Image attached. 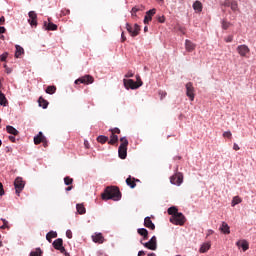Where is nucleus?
I'll return each instance as SVG.
<instances>
[{"instance_id":"obj_1","label":"nucleus","mask_w":256,"mask_h":256,"mask_svg":"<svg viewBox=\"0 0 256 256\" xmlns=\"http://www.w3.org/2000/svg\"><path fill=\"white\" fill-rule=\"evenodd\" d=\"M102 199L105 201H109V199H112L113 201H121V191L119 190V187L108 186L102 194Z\"/></svg>"},{"instance_id":"obj_2","label":"nucleus","mask_w":256,"mask_h":256,"mask_svg":"<svg viewBox=\"0 0 256 256\" xmlns=\"http://www.w3.org/2000/svg\"><path fill=\"white\" fill-rule=\"evenodd\" d=\"M120 146L118 148V155L120 159H127V147L129 146V140L126 137L120 138Z\"/></svg>"},{"instance_id":"obj_3","label":"nucleus","mask_w":256,"mask_h":256,"mask_svg":"<svg viewBox=\"0 0 256 256\" xmlns=\"http://www.w3.org/2000/svg\"><path fill=\"white\" fill-rule=\"evenodd\" d=\"M186 221L187 218H185V215H183V213L181 212L170 217V223H172L173 225H179L180 227H183Z\"/></svg>"},{"instance_id":"obj_4","label":"nucleus","mask_w":256,"mask_h":256,"mask_svg":"<svg viewBox=\"0 0 256 256\" xmlns=\"http://www.w3.org/2000/svg\"><path fill=\"white\" fill-rule=\"evenodd\" d=\"M141 245L150 251H157V237L153 236L148 242L140 241Z\"/></svg>"},{"instance_id":"obj_5","label":"nucleus","mask_w":256,"mask_h":256,"mask_svg":"<svg viewBox=\"0 0 256 256\" xmlns=\"http://www.w3.org/2000/svg\"><path fill=\"white\" fill-rule=\"evenodd\" d=\"M94 81H95V79L93 78V76L84 75V76L75 80V85H81V83L83 85H91V83H93Z\"/></svg>"},{"instance_id":"obj_6","label":"nucleus","mask_w":256,"mask_h":256,"mask_svg":"<svg viewBox=\"0 0 256 256\" xmlns=\"http://www.w3.org/2000/svg\"><path fill=\"white\" fill-rule=\"evenodd\" d=\"M126 30L130 33L131 37H137L141 32V27L138 24H134V26H132L131 24L126 23Z\"/></svg>"},{"instance_id":"obj_7","label":"nucleus","mask_w":256,"mask_h":256,"mask_svg":"<svg viewBox=\"0 0 256 256\" xmlns=\"http://www.w3.org/2000/svg\"><path fill=\"white\" fill-rule=\"evenodd\" d=\"M14 187H15L16 194L19 197V195H21V191H23V189H25V181H23V178L17 177L14 180Z\"/></svg>"},{"instance_id":"obj_8","label":"nucleus","mask_w":256,"mask_h":256,"mask_svg":"<svg viewBox=\"0 0 256 256\" xmlns=\"http://www.w3.org/2000/svg\"><path fill=\"white\" fill-rule=\"evenodd\" d=\"M222 5L224 7H230L231 11H233V13H237V11L239 12V4L237 3L236 0H225Z\"/></svg>"},{"instance_id":"obj_9","label":"nucleus","mask_w":256,"mask_h":256,"mask_svg":"<svg viewBox=\"0 0 256 256\" xmlns=\"http://www.w3.org/2000/svg\"><path fill=\"white\" fill-rule=\"evenodd\" d=\"M186 95L189 97L190 101H195V87H193L192 82L186 84Z\"/></svg>"},{"instance_id":"obj_10","label":"nucleus","mask_w":256,"mask_h":256,"mask_svg":"<svg viewBox=\"0 0 256 256\" xmlns=\"http://www.w3.org/2000/svg\"><path fill=\"white\" fill-rule=\"evenodd\" d=\"M170 183H172V185H181V183H183V174L181 172H178L171 176Z\"/></svg>"},{"instance_id":"obj_11","label":"nucleus","mask_w":256,"mask_h":256,"mask_svg":"<svg viewBox=\"0 0 256 256\" xmlns=\"http://www.w3.org/2000/svg\"><path fill=\"white\" fill-rule=\"evenodd\" d=\"M123 83L126 89H139L141 87V83L137 84L133 79H124Z\"/></svg>"},{"instance_id":"obj_12","label":"nucleus","mask_w":256,"mask_h":256,"mask_svg":"<svg viewBox=\"0 0 256 256\" xmlns=\"http://www.w3.org/2000/svg\"><path fill=\"white\" fill-rule=\"evenodd\" d=\"M54 249L56 251H60V253H65V247L63 246V239L58 238L52 243Z\"/></svg>"},{"instance_id":"obj_13","label":"nucleus","mask_w":256,"mask_h":256,"mask_svg":"<svg viewBox=\"0 0 256 256\" xmlns=\"http://www.w3.org/2000/svg\"><path fill=\"white\" fill-rule=\"evenodd\" d=\"M155 13H157V9H155V8L146 12V15L144 17V24L145 25H149V23H151V21L153 19V15H155Z\"/></svg>"},{"instance_id":"obj_14","label":"nucleus","mask_w":256,"mask_h":256,"mask_svg":"<svg viewBox=\"0 0 256 256\" xmlns=\"http://www.w3.org/2000/svg\"><path fill=\"white\" fill-rule=\"evenodd\" d=\"M28 16V23H30L31 27H37V13H35V11H30Z\"/></svg>"},{"instance_id":"obj_15","label":"nucleus","mask_w":256,"mask_h":256,"mask_svg":"<svg viewBox=\"0 0 256 256\" xmlns=\"http://www.w3.org/2000/svg\"><path fill=\"white\" fill-rule=\"evenodd\" d=\"M250 49L247 45H239L237 47V52L240 54V57H247Z\"/></svg>"},{"instance_id":"obj_16","label":"nucleus","mask_w":256,"mask_h":256,"mask_svg":"<svg viewBox=\"0 0 256 256\" xmlns=\"http://www.w3.org/2000/svg\"><path fill=\"white\" fill-rule=\"evenodd\" d=\"M92 241L101 245L105 243V237H103L102 233H95L92 235Z\"/></svg>"},{"instance_id":"obj_17","label":"nucleus","mask_w":256,"mask_h":256,"mask_svg":"<svg viewBox=\"0 0 256 256\" xmlns=\"http://www.w3.org/2000/svg\"><path fill=\"white\" fill-rule=\"evenodd\" d=\"M49 23L44 22L46 31H57V25L51 22V18H48Z\"/></svg>"},{"instance_id":"obj_18","label":"nucleus","mask_w":256,"mask_h":256,"mask_svg":"<svg viewBox=\"0 0 256 256\" xmlns=\"http://www.w3.org/2000/svg\"><path fill=\"white\" fill-rule=\"evenodd\" d=\"M219 229L221 233H224V235H229V233H231V228L229 227V224H227V222H222Z\"/></svg>"},{"instance_id":"obj_19","label":"nucleus","mask_w":256,"mask_h":256,"mask_svg":"<svg viewBox=\"0 0 256 256\" xmlns=\"http://www.w3.org/2000/svg\"><path fill=\"white\" fill-rule=\"evenodd\" d=\"M41 143H45V136H43V132H39L38 135L34 137L35 145H39Z\"/></svg>"},{"instance_id":"obj_20","label":"nucleus","mask_w":256,"mask_h":256,"mask_svg":"<svg viewBox=\"0 0 256 256\" xmlns=\"http://www.w3.org/2000/svg\"><path fill=\"white\" fill-rule=\"evenodd\" d=\"M144 226H146L147 229H151L152 231H155V224L153 223V221H151L150 217H146L144 219Z\"/></svg>"},{"instance_id":"obj_21","label":"nucleus","mask_w":256,"mask_h":256,"mask_svg":"<svg viewBox=\"0 0 256 256\" xmlns=\"http://www.w3.org/2000/svg\"><path fill=\"white\" fill-rule=\"evenodd\" d=\"M236 245L242 248L243 251H247L249 249V242L247 240H239L236 242Z\"/></svg>"},{"instance_id":"obj_22","label":"nucleus","mask_w":256,"mask_h":256,"mask_svg":"<svg viewBox=\"0 0 256 256\" xmlns=\"http://www.w3.org/2000/svg\"><path fill=\"white\" fill-rule=\"evenodd\" d=\"M195 43H192L191 40L185 41V49L188 51V53H191L192 51H195Z\"/></svg>"},{"instance_id":"obj_23","label":"nucleus","mask_w":256,"mask_h":256,"mask_svg":"<svg viewBox=\"0 0 256 256\" xmlns=\"http://www.w3.org/2000/svg\"><path fill=\"white\" fill-rule=\"evenodd\" d=\"M138 235H141L144 239V241H147L149 239V231L145 228H140L137 230Z\"/></svg>"},{"instance_id":"obj_24","label":"nucleus","mask_w":256,"mask_h":256,"mask_svg":"<svg viewBox=\"0 0 256 256\" xmlns=\"http://www.w3.org/2000/svg\"><path fill=\"white\" fill-rule=\"evenodd\" d=\"M126 185H128V187H130V189H135V187H137V183H135V178L134 177H128L126 179Z\"/></svg>"},{"instance_id":"obj_25","label":"nucleus","mask_w":256,"mask_h":256,"mask_svg":"<svg viewBox=\"0 0 256 256\" xmlns=\"http://www.w3.org/2000/svg\"><path fill=\"white\" fill-rule=\"evenodd\" d=\"M0 105L2 107H7L9 105V101H7V97H5V94L0 90Z\"/></svg>"},{"instance_id":"obj_26","label":"nucleus","mask_w":256,"mask_h":256,"mask_svg":"<svg viewBox=\"0 0 256 256\" xmlns=\"http://www.w3.org/2000/svg\"><path fill=\"white\" fill-rule=\"evenodd\" d=\"M39 107H42V109H47L49 107V102L43 98V96H40L38 99Z\"/></svg>"},{"instance_id":"obj_27","label":"nucleus","mask_w":256,"mask_h":256,"mask_svg":"<svg viewBox=\"0 0 256 256\" xmlns=\"http://www.w3.org/2000/svg\"><path fill=\"white\" fill-rule=\"evenodd\" d=\"M193 9L194 11H197V13H201V11H203V4L201 3V1H195L193 3Z\"/></svg>"},{"instance_id":"obj_28","label":"nucleus","mask_w":256,"mask_h":256,"mask_svg":"<svg viewBox=\"0 0 256 256\" xmlns=\"http://www.w3.org/2000/svg\"><path fill=\"white\" fill-rule=\"evenodd\" d=\"M6 131H7V133H9L10 135H14V136L19 135V130H16L15 127L10 126V125L6 126Z\"/></svg>"},{"instance_id":"obj_29","label":"nucleus","mask_w":256,"mask_h":256,"mask_svg":"<svg viewBox=\"0 0 256 256\" xmlns=\"http://www.w3.org/2000/svg\"><path fill=\"white\" fill-rule=\"evenodd\" d=\"M15 47H16L15 57H16V59H19L21 57V55H23V53H25V50L20 45H16Z\"/></svg>"},{"instance_id":"obj_30","label":"nucleus","mask_w":256,"mask_h":256,"mask_svg":"<svg viewBox=\"0 0 256 256\" xmlns=\"http://www.w3.org/2000/svg\"><path fill=\"white\" fill-rule=\"evenodd\" d=\"M57 237V232L55 231H50L46 234V239L49 243H51L52 239H56Z\"/></svg>"},{"instance_id":"obj_31","label":"nucleus","mask_w":256,"mask_h":256,"mask_svg":"<svg viewBox=\"0 0 256 256\" xmlns=\"http://www.w3.org/2000/svg\"><path fill=\"white\" fill-rule=\"evenodd\" d=\"M109 145H116V143H119V136L115 134H111L110 140H109Z\"/></svg>"},{"instance_id":"obj_32","label":"nucleus","mask_w":256,"mask_h":256,"mask_svg":"<svg viewBox=\"0 0 256 256\" xmlns=\"http://www.w3.org/2000/svg\"><path fill=\"white\" fill-rule=\"evenodd\" d=\"M179 213H180L179 210L175 206L168 208V215H171V217H175V215Z\"/></svg>"},{"instance_id":"obj_33","label":"nucleus","mask_w":256,"mask_h":256,"mask_svg":"<svg viewBox=\"0 0 256 256\" xmlns=\"http://www.w3.org/2000/svg\"><path fill=\"white\" fill-rule=\"evenodd\" d=\"M76 209H77V212L79 213V215H85V213L87 211L83 204H77Z\"/></svg>"},{"instance_id":"obj_34","label":"nucleus","mask_w":256,"mask_h":256,"mask_svg":"<svg viewBox=\"0 0 256 256\" xmlns=\"http://www.w3.org/2000/svg\"><path fill=\"white\" fill-rule=\"evenodd\" d=\"M231 25H232L231 22L227 21L226 19H223L221 21V26L224 31H227V29H229V27H231Z\"/></svg>"},{"instance_id":"obj_35","label":"nucleus","mask_w":256,"mask_h":256,"mask_svg":"<svg viewBox=\"0 0 256 256\" xmlns=\"http://www.w3.org/2000/svg\"><path fill=\"white\" fill-rule=\"evenodd\" d=\"M209 249H211V244H209V243H204V244H202V246L200 247V253H207V251H209Z\"/></svg>"},{"instance_id":"obj_36","label":"nucleus","mask_w":256,"mask_h":256,"mask_svg":"<svg viewBox=\"0 0 256 256\" xmlns=\"http://www.w3.org/2000/svg\"><path fill=\"white\" fill-rule=\"evenodd\" d=\"M97 141H98V143H101L102 145H105V143L109 141V137L104 136V135H100V136L97 137Z\"/></svg>"},{"instance_id":"obj_37","label":"nucleus","mask_w":256,"mask_h":256,"mask_svg":"<svg viewBox=\"0 0 256 256\" xmlns=\"http://www.w3.org/2000/svg\"><path fill=\"white\" fill-rule=\"evenodd\" d=\"M57 91V87H55V86H48L47 88H46V93L48 94V95H54V93Z\"/></svg>"},{"instance_id":"obj_38","label":"nucleus","mask_w":256,"mask_h":256,"mask_svg":"<svg viewBox=\"0 0 256 256\" xmlns=\"http://www.w3.org/2000/svg\"><path fill=\"white\" fill-rule=\"evenodd\" d=\"M241 201H243V200L241 199V197L235 196V197L232 199V203H231L232 207H235V205H239V203H241Z\"/></svg>"},{"instance_id":"obj_39","label":"nucleus","mask_w":256,"mask_h":256,"mask_svg":"<svg viewBox=\"0 0 256 256\" xmlns=\"http://www.w3.org/2000/svg\"><path fill=\"white\" fill-rule=\"evenodd\" d=\"M43 255V251H41V248H36L35 251H32L30 253V256H42Z\"/></svg>"},{"instance_id":"obj_40","label":"nucleus","mask_w":256,"mask_h":256,"mask_svg":"<svg viewBox=\"0 0 256 256\" xmlns=\"http://www.w3.org/2000/svg\"><path fill=\"white\" fill-rule=\"evenodd\" d=\"M132 11H134L136 13H139V11H145V6H143V5L134 6L132 8Z\"/></svg>"},{"instance_id":"obj_41","label":"nucleus","mask_w":256,"mask_h":256,"mask_svg":"<svg viewBox=\"0 0 256 256\" xmlns=\"http://www.w3.org/2000/svg\"><path fill=\"white\" fill-rule=\"evenodd\" d=\"M3 225L0 227V229H9V221H7L6 219H1Z\"/></svg>"},{"instance_id":"obj_42","label":"nucleus","mask_w":256,"mask_h":256,"mask_svg":"<svg viewBox=\"0 0 256 256\" xmlns=\"http://www.w3.org/2000/svg\"><path fill=\"white\" fill-rule=\"evenodd\" d=\"M71 14V10L67 9V8H64L61 10V17H65L66 15H70Z\"/></svg>"},{"instance_id":"obj_43","label":"nucleus","mask_w":256,"mask_h":256,"mask_svg":"<svg viewBox=\"0 0 256 256\" xmlns=\"http://www.w3.org/2000/svg\"><path fill=\"white\" fill-rule=\"evenodd\" d=\"M64 183H65V185H72L73 184V178H71L69 176H66L64 178Z\"/></svg>"},{"instance_id":"obj_44","label":"nucleus","mask_w":256,"mask_h":256,"mask_svg":"<svg viewBox=\"0 0 256 256\" xmlns=\"http://www.w3.org/2000/svg\"><path fill=\"white\" fill-rule=\"evenodd\" d=\"M110 132L112 135H119L121 133V130L119 128L110 129Z\"/></svg>"},{"instance_id":"obj_45","label":"nucleus","mask_w":256,"mask_h":256,"mask_svg":"<svg viewBox=\"0 0 256 256\" xmlns=\"http://www.w3.org/2000/svg\"><path fill=\"white\" fill-rule=\"evenodd\" d=\"M7 57H9V53L4 52L2 55H0V61H6Z\"/></svg>"},{"instance_id":"obj_46","label":"nucleus","mask_w":256,"mask_h":256,"mask_svg":"<svg viewBox=\"0 0 256 256\" xmlns=\"http://www.w3.org/2000/svg\"><path fill=\"white\" fill-rule=\"evenodd\" d=\"M223 137H226L227 139H231V137H232L231 131L224 132Z\"/></svg>"},{"instance_id":"obj_47","label":"nucleus","mask_w":256,"mask_h":256,"mask_svg":"<svg viewBox=\"0 0 256 256\" xmlns=\"http://www.w3.org/2000/svg\"><path fill=\"white\" fill-rule=\"evenodd\" d=\"M224 41H225L226 43H231V42L233 41V35L227 36L226 38H224Z\"/></svg>"},{"instance_id":"obj_48","label":"nucleus","mask_w":256,"mask_h":256,"mask_svg":"<svg viewBox=\"0 0 256 256\" xmlns=\"http://www.w3.org/2000/svg\"><path fill=\"white\" fill-rule=\"evenodd\" d=\"M66 237H67L68 239H73V232H71V230H67V231H66Z\"/></svg>"},{"instance_id":"obj_49","label":"nucleus","mask_w":256,"mask_h":256,"mask_svg":"<svg viewBox=\"0 0 256 256\" xmlns=\"http://www.w3.org/2000/svg\"><path fill=\"white\" fill-rule=\"evenodd\" d=\"M158 23H165V16H157Z\"/></svg>"},{"instance_id":"obj_50","label":"nucleus","mask_w":256,"mask_h":256,"mask_svg":"<svg viewBox=\"0 0 256 256\" xmlns=\"http://www.w3.org/2000/svg\"><path fill=\"white\" fill-rule=\"evenodd\" d=\"M136 83H137V85H143V81H141V76H139V75H137L136 76Z\"/></svg>"},{"instance_id":"obj_51","label":"nucleus","mask_w":256,"mask_h":256,"mask_svg":"<svg viewBox=\"0 0 256 256\" xmlns=\"http://www.w3.org/2000/svg\"><path fill=\"white\" fill-rule=\"evenodd\" d=\"M5 195V190L3 189V183L0 182V196Z\"/></svg>"},{"instance_id":"obj_52","label":"nucleus","mask_w":256,"mask_h":256,"mask_svg":"<svg viewBox=\"0 0 256 256\" xmlns=\"http://www.w3.org/2000/svg\"><path fill=\"white\" fill-rule=\"evenodd\" d=\"M134 73H132L131 71H129L128 73H126L125 74V77H126V79H129V78H131V77H134Z\"/></svg>"},{"instance_id":"obj_53","label":"nucleus","mask_w":256,"mask_h":256,"mask_svg":"<svg viewBox=\"0 0 256 256\" xmlns=\"http://www.w3.org/2000/svg\"><path fill=\"white\" fill-rule=\"evenodd\" d=\"M121 39L123 42L127 41V37H125V32H122Z\"/></svg>"},{"instance_id":"obj_54","label":"nucleus","mask_w":256,"mask_h":256,"mask_svg":"<svg viewBox=\"0 0 256 256\" xmlns=\"http://www.w3.org/2000/svg\"><path fill=\"white\" fill-rule=\"evenodd\" d=\"M233 149H234V151H239V145H237V143H234V145H233Z\"/></svg>"},{"instance_id":"obj_55","label":"nucleus","mask_w":256,"mask_h":256,"mask_svg":"<svg viewBox=\"0 0 256 256\" xmlns=\"http://www.w3.org/2000/svg\"><path fill=\"white\" fill-rule=\"evenodd\" d=\"M131 15H132L133 19H135V17H137V12L131 10Z\"/></svg>"},{"instance_id":"obj_56","label":"nucleus","mask_w":256,"mask_h":256,"mask_svg":"<svg viewBox=\"0 0 256 256\" xmlns=\"http://www.w3.org/2000/svg\"><path fill=\"white\" fill-rule=\"evenodd\" d=\"M9 139L12 143H15L16 139H15V136H9Z\"/></svg>"},{"instance_id":"obj_57","label":"nucleus","mask_w":256,"mask_h":256,"mask_svg":"<svg viewBox=\"0 0 256 256\" xmlns=\"http://www.w3.org/2000/svg\"><path fill=\"white\" fill-rule=\"evenodd\" d=\"M84 146L86 147V149H89V141L85 140L84 141Z\"/></svg>"},{"instance_id":"obj_58","label":"nucleus","mask_w":256,"mask_h":256,"mask_svg":"<svg viewBox=\"0 0 256 256\" xmlns=\"http://www.w3.org/2000/svg\"><path fill=\"white\" fill-rule=\"evenodd\" d=\"M6 29L3 26H0V33H5Z\"/></svg>"},{"instance_id":"obj_59","label":"nucleus","mask_w":256,"mask_h":256,"mask_svg":"<svg viewBox=\"0 0 256 256\" xmlns=\"http://www.w3.org/2000/svg\"><path fill=\"white\" fill-rule=\"evenodd\" d=\"M143 255H145V251L141 250L138 252V256H143Z\"/></svg>"},{"instance_id":"obj_60","label":"nucleus","mask_w":256,"mask_h":256,"mask_svg":"<svg viewBox=\"0 0 256 256\" xmlns=\"http://www.w3.org/2000/svg\"><path fill=\"white\" fill-rule=\"evenodd\" d=\"M0 23H5V17H4V16H2V17L0 18Z\"/></svg>"},{"instance_id":"obj_61","label":"nucleus","mask_w":256,"mask_h":256,"mask_svg":"<svg viewBox=\"0 0 256 256\" xmlns=\"http://www.w3.org/2000/svg\"><path fill=\"white\" fill-rule=\"evenodd\" d=\"M213 233H215V231H213V230H208V235H213Z\"/></svg>"},{"instance_id":"obj_62","label":"nucleus","mask_w":256,"mask_h":256,"mask_svg":"<svg viewBox=\"0 0 256 256\" xmlns=\"http://www.w3.org/2000/svg\"><path fill=\"white\" fill-rule=\"evenodd\" d=\"M71 189H73V186H68V187L66 188V191H71Z\"/></svg>"},{"instance_id":"obj_63","label":"nucleus","mask_w":256,"mask_h":256,"mask_svg":"<svg viewBox=\"0 0 256 256\" xmlns=\"http://www.w3.org/2000/svg\"><path fill=\"white\" fill-rule=\"evenodd\" d=\"M62 254L65 256H69V253L66 250H64V252H62Z\"/></svg>"},{"instance_id":"obj_64","label":"nucleus","mask_w":256,"mask_h":256,"mask_svg":"<svg viewBox=\"0 0 256 256\" xmlns=\"http://www.w3.org/2000/svg\"><path fill=\"white\" fill-rule=\"evenodd\" d=\"M148 256H157V255H155V253H150L148 254Z\"/></svg>"}]
</instances>
